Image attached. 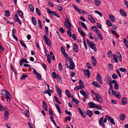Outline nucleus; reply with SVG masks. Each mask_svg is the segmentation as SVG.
<instances>
[{"label":"nucleus","instance_id":"09e8293b","mask_svg":"<svg viewBox=\"0 0 128 128\" xmlns=\"http://www.w3.org/2000/svg\"><path fill=\"white\" fill-rule=\"evenodd\" d=\"M22 111L23 112H25V115L27 116H29V113L26 110H22Z\"/></svg>","mask_w":128,"mask_h":128},{"label":"nucleus","instance_id":"de8ad7c7","mask_svg":"<svg viewBox=\"0 0 128 128\" xmlns=\"http://www.w3.org/2000/svg\"><path fill=\"white\" fill-rule=\"evenodd\" d=\"M72 100L76 104H78L79 103V101L78 100L75 99L73 98H72Z\"/></svg>","mask_w":128,"mask_h":128},{"label":"nucleus","instance_id":"37998d69","mask_svg":"<svg viewBox=\"0 0 128 128\" xmlns=\"http://www.w3.org/2000/svg\"><path fill=\"white\" fill-rule=\"evenodd\" d=\"M112 86H110V88L109 90V94H110V92H111V91H112V93L114 91L112 89Z\"/></svg>","mask_w":128,"mask_h":128},{"label":"nucleus","instance_id":"cd10ccee","mask_svg":"<svg viewBox=\"0 0 128 128\" xmlns=\"http://www.w3.org/2000/svg\"><path fill=\"white\" fill-rule=\"evenodd\" d=\"M66 96L69 98L71 97V94L69 92V90H66Z\"/></svg>","mask_w":128,"mask_h":128},{"label":"nucleus","instance_id":"a211bd4d","mask_svg":"<svg viewBox=\"0 0 128 128\" xmlns=\"http://www.w3.org/2000/svg\"><path fill=\"white\" fill-rule=\"evenodd\" d=\"M95 45V44L93 42V44L90 46L91 48L95 52H96L97 50V49Z\"/></svg>","mask_w":128,"mask_h":128},{"label":"nucleus","instance_id":"f8f14e48","mask_svg":"<svg viewBox=\"0 0 128 128\" xmlns=\"http://www.w3.org/2000/svg\"><path fill=\"white\" fill-rule=\"evenodd\" d=\"M96 80H97L100 83L102 84V79L100 74H97V76L96 77Z\"/></svg>","mask_w":128,"mask_h":128},{"label":"nucleus","instance_id":"a878e982","mask_svg":"<svg viewBox=\"0 0 128 128\" xmlns=\"http://www.w3.org/2000/svg\"><path fill=\"white\" fill-rule=\"evenodd\" d=\"M57 91L59 96L60 97H62V91L59 88L57 90Z\"/></svg>","mask_w":128,"mask_h":128},{"label":"nucleus","instance_id":"bf43d9fd","mask_svg":"<svg viewBox=\"0 0 128 128\" xmlns=\"http://www.w3.org/2000/svg\"><path fill=\"white\" fill-rule=\"evenodd\" d=\"M8 114H4V118L5 120H6L8 118Z\"/></svg>","mask_w":128,"mask_h":128},{"label":"nucleus","instance_id":"680f3d73","mask_svg":"<svg viewBox=\"0 0 128 128\" xmlns=\"http://www.w3.org/2000/svg\"><path fill=\"white\" fill-rule=\"evenodd\" d=\"M91 28L92 30L94 32H96L97 30L96 28V26H92Z\"/></svg>","mask_w":128,"mask_h":128},{"label":"nucleus","instance_id":"79ce46f5","mask_svg":"<svg viewBox=\"0 0 128 128\" xmlns=\"http://www.w3.org/2000/svg\"><path fill=\"white\" fill-rule=\"evenodd\" d=\"M113 58L116 62H118V59L115 54H113Z\"/></svg>","mask_w":128,"mask_h":128},{"label":"nucleus","instance_id":"c85d7f7f","mask_svg":"<svg viewBox=\"0 0 128 128\" xmlns=\"http://www.w3.org/2000/svg\"><path fill=\"white\" fill-rule=\"evenodd\" d=\"M38 25L39 26V28L42 29V22L40 20H38Z\"/></svg>","mask_w":128,"mask_h":128},{"label":"nucleus","instance_id":"338daca9","mask_svg":"<svg viewBox=\"0 0 128 128\" xmlns=\"http://www.w3.org/2000/svg\"><path fill=\"white\" fill-rule=\"evenodd\" d=\"M58 10L60 11H62V8L60 5L58 6Z\"/></svg>","mask_w":128,"mask_h":128},{"label":"nucleus","instance_id":"473e14b6","mask_svg":"<svg viewBox=\"0 0 128 128\" xmlns=\"http://www.w3.org/2000/svg\"><path fill=\"white\" fill-rule=\"evenodd\" d=\"M14 21L15 22H18L19 23V24H20V25L22 23H21V21L19 19V18H15L14 19Z\"/></svg>","mask_w":128,"mask_h":128},{"label":"nucleus","instance_id":"a19ab883","mask_svg":"<svg viewBox=\"0 0 128 128\" xmlns=\"http://www.w3.org/2000/svg\"><path fill=\"white\" fill-rule=\"evenodd\" d=\"M119 70L122 72H127L126 70L124 68H120L119 69Z\"/></svg>","mask_w":128,"mask_h":128},{"label":"nucleus","instance_id":"9d476101","mask_svg":"<svg viewBox=\"0 0 128 128\" xmlns=\"http://www.w3.org/2000/svg\"><path fill=\"white\" fill-rule=\"evenodd\" d=\"M112 94L118 98V99L120 98L121 96L120 93L114 91L112 93Z\"/></svg>","mask_w":128,"mask_h":128},{"label":"nucleus","instance_id":"c9c22d12","mask_svg":"<svg viewBox=\"0 0 128 128\" xmlns=\"http://www.w3.org/2000/svg\"><path fill=\"white\" fill-rule=\"evenodd\" d=\"M20 43L21 45H22V46L24 47V48H27V47L25 45L24 43L22 41L20 40Z\"/></svg>","mask_w":128,"mask_h":128},{"label":"nucleus","instance_id":"c03bdc74","mask_svg":"<svg viewBox=\"0 0 128 128\" xmlns=\"http://www.w3.org/2000/svg\"><path fill=\"white\" fill-rule=\"evenodd\" d=\"M54 98H55V99L56 102L59 104H61V103L59 101L58 98L55 96H54Z\"/></svg>","mask_w":128,"mask_h":128},{"label":"nucleus","instance_id":"774afa93","mask_svg":"<svg viewBox=\"0 0 128 128\" xmlns=\"http://www.w3.org/2000/svg\"><path fill=\"white\" fill-rule=\"evenodd\" d=\"M110 120V123L113 124H115V123L114 122V120L113 118H111Z\"/></svg>","mask_w":128,"mask_h":128},{"label":"nucleus","instance_id":"6ab92c4d","mask_svg":"<svg viewBox=\"0 0 128 128\" xmlns=\"http://www.w3.org/2000/svg\"><path fill=\"white\" fill-rule=\"evenodd\" d=\"M92 111L88 110L86 111V113L87 115L89 116L90 117H91L92 116Z\"/></svg>","mask_w":128,"mask_h":128},{"label":"nucleus","instance_id":"3c124183","mask_svg":"<svg viewBox=\"0 0 128 128\" xmlns=\"http://www.w3.org/2000/svg\"><path fill=\"white\" fill-rule=\"evenodd\" d=\"M58 68L60 71H61L62 69V67L61 63H60L59 64Z\"/></svg>","mask_w":128,"mask_h":128},{"label":"nucleus","instance_id":"2f4dec72","mask_svg":"<svg viewBox=\"0 0 128 128\" xmlns=\"http://www.w3.org/2000/svg\"><path fill=\"white\" fill-rule=\"evenodd\" d=\"M94 2L96 5V6H98L100 4L101 2L100 0H94Z\"/></svg>","mask_w":128,"mask_h":128},{"label":"nucleus","instance_id":"9b49d317","mask_svg":"<svg viewBox=\"0 0 128 128\" xmlns=\"http://www.w3.org/2000/svg\"><path fill=\"white\" fill-rule=\"evenodd\" d=\"M42 102V107L43 109L46 111H47V106L46 102L44 101H43Z\"/></svg>","mask_w":128,"mask_h":128},{"label":"nucleus","instance_id":"7ed1b4c3","mask_svg":"<svg viewBox=\"0 0 128 128\" xmlns=\"http://www.w3.org/2000/svg\"><path fill=\"white\" fill-rule=\"evenodd\" d=\"M97 98V101L100 103L103 102L102 99L98 93H96L95 94Z\"/></svg>","mask_w":128,"mask_h":128},{"label":"nucleus","instance_id":"72a5a7b5","mask_svg":"<svg viewBox=\"0 0 128 128\" xmlns=\"http://www.w3.org/2000/svg\"><path fill=\"white\" fill-rule=\"evenodd\" d=\"M36 77L39 80H41L42 78V76L39 73H38L36 74Z\"/></svg>","mask_w":128,"mask_h":128},{"label":"nucleus","instance_id":"8fccbe9b","mask_svg":"<svg viewBox=\"0 0 128 128\" xmlns=\"http://www.w3.org/2000/svg\"><path fill=\"white\" fill-rule=\"evenodd\" d=\"M28 75H22L20 78V79L22 80H23L24 79H25V78L28 77Z\"/></svg>","mask_w":128,"mask_h":128},{"label":"nucleus","instance_id":"052dcab7","mask_svg":"<svg viewBox=\"0 0 128 128\" xmlns=\"http://www.w3.org/2000/svg\"><path fill=\"white\" fill-rule=\"evenodd\" d=\"M45 29L46 30V34L47 35L48 34V27L46 26H45Z\"/></svg>","mask_w":128,"mask_h":128},{"label":"nucleus","instance_id":"aec40b11","mask_svg":"<svg viewBox=\"0 0 128 128\" xmlns=\"http://www.w3.org/2000/svg\"><path fill=\"white\" fill-rule=\"evenodd\" d=\"M120 12L124 16H127L126 13L124 10L120 9Z\"/></svg>","mask_w":128,"mask_h":128},{"label":"nucleus","instance_id":"f03ea898","mask_svg":"<svg viewBox=\"0 0 128 128\" xmlns=\"http://www.w3.org/2000/svg\"><path fill=\"white\" fill-rule=\"evenodd\" d=\"M4 97L6 99H7V101L10 102V99L11 98V96L9 92L8 91L4 95Z\"/></svg>","mask_w":128,"mask_h":128},{"label":"nucleus","instance_id":"5701e85b","mask_svg":"<svg viewBox=\"0 0 128 128\" xmlns=\"http://www.w3.org/2000/svg\"><path fill=\"white\" fill-rule=\"evenodd\" d=\"M55 106L56 109L58 111V112L60 114H61L62 112L61 109H60L59 105L57 104H55Z\"/></svg>","mask_w":128,"mask_h":128},{"label":"nucleus","instance_id":"c756f323","mask_svg":"<svg viewBox=\"0 0 128 128\" xmlns=\"http://www.w3.org/2000/svg\"><path fill=\"white\" fill-rule=\"evenodd\" d=\"M47 60L49 63H50L51 62V59L50 58V56L49 54L47 55Z\"/></svg>","mask_w":128,"mask_h":128},{"label":"nucleus","instance_id":"0eeeda50","mask_svg":"<svg viewBox=\"0 0 128 128\" xmlns=\"http://www.w3.org/2000/svg\"><path fill=\"white\" fill-rule=\"evenodd\" d=\"M89 107L92 108H96V106H97V105L93 102H90L88 104Z\"/></svg>","mask_w":128,"mask_h":128},{"label":"nucleus","instance_id":"13d9d810","mask_svg":"<svg viewBox=\"0 0 128 128\" xmlns=\"http://www.w3.org/2000/svg\"><path fill=\"white\" fill-rule=\"evenodd\" d=\"M111 78H110V76H109V75L108 74L107 76V82H110L111 81Z\"/></svg>","mask_w":128,"mask_h":128},{"label":"nucleus","instance_id":"2eb2a0df","mask_svg":"<svg viewBox=\"0 0 128 128\" xmlns=\"http://www.w3.org/2000/svg\"><path fill=\"white\" fill-rule=\"evenodd\" d=\"M125 118L126 115L123 114H121L119 116L120 119L121 121L124 120Z\"/></svg>","mask_w":128,"mask_h":128},{"label":"nucleus","instance_id":"e2e57ef3","mask_svg":"<svg viewBox=\"0 0 128 128\" xmlns=\"http://www.w3.org/2000/svg\"><path fill=\"white\" fill-rule=\"evenodd\" d=\"M70 30H68L67 32V34L68 36L70 37H72V34Z\"/></svg>","mask_w":128,"mask_h":128},{"label":"nucleus","instance_id":"b1692460","mask_svg":"<svg viewBox=\"0 0 128 128\" xmlns=\"http://www.w3.org/2000/svg\"><path fill=\"white\" fill-rule=\"evenodd\" d=\"M17 13L19 16L22 18L23 17V13L20 10H18L17 11Z\"/></svg>","mask_w":128,"mask_h":128},{"label":"nucleus","instance_id":"7c9ffc66","mask_svg":"<svg viewBox=\"0 0 128 128\" xmlns=\"http://www.w3.org/2000/svg\"><path fill=\"white\" fill-rule=\"evenodd\" d=\"M8 91L5 90L3 89L1 90L0 94L4 96L5 94Z\"/></svg>","mask_w":128,"mask_h":128},{"label":"nucleus","instance_id":"a18cd8bd","mask_svg":"<svg viewBox=\"0 0 128 128\" xmlns=\"http://www.w3.org/2000/svg\"><path fill=\"white\" fill-rule=\"evenodd\" d=\"M96 35L99 38H100L101 40H102V36L101 34L100 33H98V34H96Z\"/></svg>","mask_w":128,"mask_h":128},{"label":"nucleus","instance_id":"0e129e2a","mask_svg":"<svg viewBox=\"0 0 128 128\" xmlns=\"http://www.w3.org/2000/svg\"><path fill=\"white\" fill-rule=\"evenodd\" d=\"M52 76L53 77L55 78H56V74L54 72H53L52 73Z\"/></svg>","mask_w":128,"mask_h":128},{"label":"nucleus","instance_id":"69168bd1","mask_svg":"<svg viewBox=\"0 0 128 128\" xmlns=\"http://www.w3.org/2000/svg\"><path fill=\"white\" fill-rule=\"evenodd\" d=\"M86 40L88 44L90 46L93 44L88 39H87Z\"/></svg>","mask_w":128,"mask_h":128},{"label":"nucleus","instance_id":"20e7f679","mask_svg":"<svg viewBox=\"0 0 128 128\" xmlns=\"http://www.w3.org/2000/svg\"><path fill=\"white\" fill-rule=\"evenodd\" d=\"M43 38L46 43L50 46L51 45V43L50 40L45 35L44 36Z\"/></svg>","mask_w":128,"mask_h":128},{"label":"nucleus","instance_id":"ddd939ff","mask_svg":"<svg viewBox=\"0 0 128 128\" xmlns=\"http://www.w3.org/2000/svg\"><path fill=\"white\" fill-rule=\"evenodd\" d=\"M91 58L92 59V64L94 66H95L96 64L97 61L94 56H92Z\"/></svg>","mask_w":128,"mask_h":128},{"label":"nucleus","instance_id":"6e6d98bb","mask_svg":"<svg viewBox=\"0 0 128 128\" xmlns=\"http://www.w3.org/2000/svg\"><path fill=\"white\" fill-rule=\"evenodd\" d=\"M119 86V84H116L114 86V88L116 90H117L118 89V87Z\"/></svg>","mask_w":128,"mask_h":128},{"label":"nucleus","instance_id":"dca6fc26","mask_svg":"<svg viewBox=\"0 0 128 128\" xmlns=\"http://www.w3.org/2000/svg\"><path fill=\"white\" fill-rule=\"evenodd\" d=\"M110 19L112 22H115V20L114 17L111 14H110L109 16Z\"/></svg>","mask_w":128,"mask_h":128},{"label":"nucleus","instance_id":"393cba45","mask_svg":"<svg viewBox=\"0 0 128 128\" xmlns=\"http://www.w3.org/2000/svg\"><path fill=\"white\" fill-rule=\"evenodd\" d=\"M32 20L33 24L34 25H36V22L35 18L34 17H32Z\"/></svg>","mask_w":128,"mask_h":128},{"label":"nucleus","instance_id":"58836bf2","mask_svg":"<svg viewBox=\"0 0 128 128\" xmlns=\"http://www.w3.org/2000/svg\"><path fill=\"white\" fill-rule=\"evenodd\" d=\"M104 118L103 117H101L100 118L99 121V123L100 126H101L102 122L103 121Z\"/></svg>","mask_w":128,"mask_h":128},{"label":"nucleus","instance_id":"e433bc0d","mask_svg":"<svg viewBox=\"0 0 128 128\" xmlns=\"http://www.w3.org/2000/svg\"><path fill=\"white\" fill-rule=\"evenodd\" d=\"M106 23L110 27L112 26L111 23L109 20H106Z\"/></svg>","mask_w":128,"mask_h":128},{"label":"nucleus","instance_id":"603ef678","mask_svg":"<svg viewBox=\"0 0 128 128\" xmlns=\"http://www.w3.org/2000/svg\"><path fill=\"white\" fill-rule=\"evenodd\" d=\"M112 77L113 79H116L117 78L118 76L116 74H112Z\"/></svg>","mask_w":128,"mask_h":128},{"label":"nucleus","instance_id":"4c0bfd02","mask_svg":"<svg viewBox=\"0 0 128 128\" xmlns=\"http://www.w3.org/2000/svg\"><path fill=\"white\" fill-rule=\"evenodd\" d=\"M63 54L64 55V57L65 58V59L66 60L69 58L68 54L67 53H66V52L63 53Z\"/></svg>","mask_w":128,"mask_h":128},{"label":"nucleus","instance_id":"49530a36","mask_svg":"<svg viewBox=\"0 0 128 128\" xmlns=\"http://www.w3.org/2000/svg\"><path fill=\"white\" fill-rule=\"evenodd\" d=\"M95 13L98 14L100 16L102 17V14L101 13L97 10L95 11Z\"/></svg>","mask_w":128,"mask_h":128},{"label":"nucleus","instance_id":"ea45409f","mask_svg":"<svg viewBox=\"0 0 128 128\" xmlns=\"http://www.w3.org/2000/svg\"><path fill=\"white\" fill-rule=\"evenodd\" d=\"M29 7L30 10L32 12H33L34 10V8L33 6L32 5H29Z\"/></svg>","mask_w":128,"mask_h":128},{"label":"nucleus","instance_id":"f257e3e1","mask_svg":"<svg viewBox=\"0 0 128 128\" xmlns=\"http://www.w3.org/2000/svg\"><path fill=\"white\" fill-rule=\"evenodd\" d=\"M80 93L84 96V99H88V98L89 94L88 92H86L84 90H80Z\"/></svg>","mask_w":128,"mask_h":128},{"label":"nucleus","instance_id":"bb28decb","mask_svg":"<svg viewBox=\"0 0 128 128\" xmlns=\"http://www.w3.org/2000/svg\"><path fill=\"white\" fill-rule=\"evenodd\" d=\"M79 23L80 24H81L82 26V27L85 29H87V27L86 25V24H85L82 22H79Z\"/></svg>","mask_w":128,"mask_h":128},{"label":"nucleus","instance_id":"f704fd0d","mask_svg":"<svg viewBox=\"0 0 128 128\" xmlns=\"http://www.w3.org/2000/svg\"><path fill=\"white\" fill-rule=\"evenodd\" d=\"M5 12V16L7 17H8L10 15V12L9 10H5L4 11Z\"/></svg>","mask_w":128,"mask_h":128},{"label":"nucleus","instance_id":"6e6552de","mask_svg":"<svg viewBox=\"0 0 128 128\" xmlns=\"http://www.w3.org/2000/svg\"><path fill=\"white\" fill-rule=\"evenodd\" d=\"M84 72L85 76L87 78H89L90 75L89 70H84Z\"/></svg>","mask_w":128,"mask_h":128},{"label":"nucleus","instance_id":"f3484780","mask_svg":"<svg viewBox=\"0 0 128 128\" xmlns=\"http://www.w3.org/2000/svg\"><path fill=\"white\" fill-rule=\"evenodd\" d=\"M121 102L123 105L126 104L127 101L126 98L125 97L122 98Z\"/></svg>","mask_w":128,"mask_h":128},{"label":"nucleus","instance_id":"864d4df0","mask_svg":"<svg viewBox=\"0 0 128 128\" xmlns=\"http://www.w3.org/2000/svg\"><path fill=\"white\" fill-rule=\"evenodd\" d=\"M86 66L89 69H92V68L89 62H88L86 64Z\"/></svg>","mask_w":128,"mask_h":128},{"label":"nucleus","instance_id":"4d7b16f0","mask_svg":"<svg viewBox=\"0 0 128 128\" xmlns=\"http://www.w3.org/2000/svg\"><path fill=\"white\" fill-rule=\"evenodd\" d=\"M8 108L6 107L4 109V114H8L9 113L8 112Z\"/></svg>","mask_w":128,"mask_h":128},{"label":"nucleus","instance_id":"412c9836","mask_svg":"<svg viewBox=\"0 0 128 128\" xmlns=\"http://www.w3.org/2000/svg\"><path fill=\"white\" fill-rule=\"evenodd\" d=\"M84 87L83 86H76L74 88L75 90H78L80 89H82L84 88Z\"/></svg>","mask_w":128,"mask_h":128},{"label":"nucleus","instance_id":"4468645a","mask_svg":"<svg viewBox=\"0 0 128 128\" xmlns=\"http://www.w3.org/2000/svg\"><path fill=\"white\" fill-rule=\"evenodd\" d=\"M78 48L77 45L76 43H74V45L73 46V50L74 51L76 52H78Z\"/></svg>","mask_w":128,"mask_h":128},{"label":"nucleus","instance_id":"5fc2aeb1","mask_svg":"<svg viewBox=\"0 0 128 128\" xmlns=\"http://www.w3.org/2000/svg\"><path fill=\"white\" fill-rule=\"evenodd\" d=\"M36 13L39 15L40 16L41 15V14L39 10V9L38 8H36Z\"/></svg>","mask_w":128,"mask_h":128},{"label":"nucleus","instance_id":"39448f33","mask_svg":"<svg viewBox=\"0 0 128 128\" xmlns=\"http://www.w3.org/2000/svg\"><path fill=\"white\" fill-rule=\"evenodd\" d=\"M69 62L70 65L69 66V67L70 69L73 70L74 69V67L75 66L74 63L73 62V60L72 58H70L69 60Z\"/></svg>","mask_w":128,"mask_h":128},{"label":"nucleus","instance_id":"1a4fd4ad","mask_svg":"<svg viewBox=\"0 0 128 128\" xmlns=\"http://www.w3.org/2000/svg\"><path fill=\"white\" fill-rule=\"evenodd\" d=\"M77 109L78 111L80 112L83 118L85 117H86L85 112H83L81 109L79 107H78Z\"/></svg>","mask_w":128,"mask_h":128},{"label":"nucleus","instance_id":"4be33fe9","mask_svg":"<svg viewBox=\"0 0 128 128\" xmlns=\"http://www.w3.org/2000/svg\"><path fill=\"white\" fill-rule=\"evenodd\" d=\"M111 31L112 32V33L114 35L116 36L117 38H119V36L116 32L114 30H111Z\"/></svg>","mask_w":128,"mask_h":128},{"label":"nucleus","instance_id":"423d86ee","mask_svg":"<svg viewBox=\"0 0 128 128\" xmlns=\"http://www.w3.org/2000/svg\"><path fill=\"white\" fill-rule=\"evenodd\" d=\"M88 17L89 20L92 23H94L96 22L93 17L91 14H89L88 16Z\"/></svg>","mask_w":128,"mask_h":128}]
</instances>
